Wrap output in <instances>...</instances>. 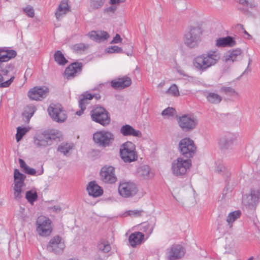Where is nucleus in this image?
I'll list each match as a JSON object with an SVG mask.
<instances>
[{
    "label": "nucleus",
    "mask_w": 260,
    "mask_h": 260,
    "mask_svg": "<svg viewBox=\"0 0 260 260\" xmlns=\"http://www.w3.org/2000/svg\"><path fill=\"white\" fill-rule=\"evenodd\" d=\"M220 91L222 93L230 96H238L239 95V93L231 87L222 86L221 87Z\"/></svg>",
    "instance_id": "obj_37"
},
{
    "label": "nucleus",
    "mask_w": 260,
    "mask_h": 260,
    "mask_svg": "<svg viewBox=\"0 0 260 260\" xmlns=\"http://www.w3.org/2000/svg\"><path fill=\"white\" fill-rule=\"evenodd\" d=\"M236 44L235 41L231 37L220 38L216 40V46L218 47H232Z\"/></svg>",
    "instance_id": "obj_29"
},
{
    "label": "nucleus",
    "mask_w": 260,
    "mask_h": 260,
    "mask_svg": "<svg viewBox=\"0 0 260 260\" xmlns=\"http://www.w3.org/2000/svg\"><path fill=\"white\" fill-rule=\"evenodd\" d=\"M50 210L56 213H59L61 211V208L59 206H54L49 208Z\"/></svg>",
    "instance_id": "obj_57"
},
{
    "label": "nucleus",
    "mask_w": 260,
    "mask_h": 260,
    "mask_svg": "<svg viewBox=\"0 0 260 260\" xmlns=\"http://www.w3.org/2000/svg\"><path fill=\"white\" fill-rule=\"evenodd\" d=\"M17 55L16 52L14 50H10L8 48H0V61H7L11 58H14Z\"/></svg>",
    "instance_id": "obj_25"
},
{
    "label": "nucleus",
    "mask_w": 260,
    "mask_h": 260,
    "mask_svg": "<svg viewBox=\"0 0 260 260\" xmlns=\"http://www.w3.org/2000/svg\"><path fill=\"white\" fill-rule=\"evenodd\" d=\"M253 257H250L248 260H252Z\"/></svg>",
    "instance_id": "obj_63"
},
{
    "label": "nucleus",
    "mask_w": 260,
    "mask_h": 260,
    "mask_svg": "<svg viewBox=\"0 0 260 260\" xmlns=\"http://www.w3.org/2000/svg\"><path fill=\"white\" fill-rule=\"evenodd\" d=\"M154 225L145 222L142 224L140 230L149 236L153 230Z\"/></svg>",
    "instance_id": "obj_40"
},
{
    "label": "nucleus",
    "mask_w": 260,
    "mask_h": 260,
    "mask_svg": "<svg viewBox=\"0 0 260 260\" xmlns=\"http://www.w3.org/2000/svg\"><path fill=\"white\" fill-rule=\"evenodd\" d=\"M185 253V250L180 245H173L167 253V257L169 260L178 259L182 257Z\"/></svg>",
    "instance_id": "obj_18"
},
{
    "label": "nucleus",
    "mask_w": 260,
    "mask_h": 260,
    "mask_svg": "<svg viewBox=\"0 0 260 260\" xmlns=\"http://www.w3.org/2000/svg\"><path fill=\"white\" fill-rule=\"evenodd\" d=\"M125 1H121V0H110V4L112 5L119 4L120 3H123Z\"/></svg>",
    "instance_id": "obj_58"
},
{
    "label": "nucleus",
    "mask_w": 260,
    "mask_h": 260,
    "mask_svg": "<svg viewBox=\"0 0 260 260\" xmlns=\"http://www.w3.org/2000/svg\"><path fill=\"white\" fill-rule=\"evenodd\" d=\"M257 182V184L260 186V173H255L253 177V183H256Z\"/></svg>",
    "instance_id": "obj_55"
},
{
    "label": "nucleus",
    "mask_w": 260,
    "mask_h": 260,
    "mask_svg": "<svg viewBox=\"0 0 260 260\" xmlns=\"http://www.w3.org/2000/svg\"><path fill=\"white\" fill-rule=\"evenodd\" d=\"M216 171L218 173L222 174L224 178L228 177L230 175V173L222 165H219L217 167Z\"/></svg>",
    "instance_id": "obj_46"
},
{
    "label": "nucleus",
    "mask_w": 260,
    "mask_h": 260,
    "mask_svg": "<svg viewBox=\"0 0 260 260\" xmlns=\"http://www.w3.org/2000/svg\"><path fill=\"white\" fill-rule=\"evenodd\" d=\"M136 185L132 182H120L118 186L119 194L125 198L134 196L137 192Z\"/></svg>",
    "instance_id": "obj_13"
},
{
    "label": "nucleus",
    "mask_w": 260,
    "mask_h": 260,
    "mask_svg": "<svg viewBox=\"0 0 260 260\" xmlns=\"http://www.w3.org/2000/svg\"><path fill=\"white\" fill-rule=\"evenodd\" d=\"M25 198L28 202L32 205L34 202L37 200L38 198V194L36 191L31 190L27 191L26 192Z\"/></svg>",
    "instance_id": "obj_39"
},
{
    "label": "nucleus",
    "mask_w": 260,
    "mask_h": 260,
    "mask_svg": "<svg viewBox=\"0 0 260 260\" xmlns=\"http://www.w3.org/2000/svg\"><path fill=\"white\" fill-rule=\"evenodd\" d=\"M205 96L209 103L215 105L219 104L222 99L218 94L211 91L207 92Z\"/></svg>",
    "instance_id": "obj_30"
},
{
    "label": "nucleus",
    "mask_w": 260,
    "mask_h": 260,
    "mask_svg": "<svg viewBox=\"0 0 260 260\" xmlns=\"http://www.w3.org/2000/svg\"><path fill=\"white\" fill-rule=\"evenodd\" d=\"M23 11L29 17H34L35 11L32 6L28 5L23 8Z\"/></svg>",
    "instance_id": "obj_49"
},
{
    "label": "nucleus",
    "mask_w": 260,
    "mask_h": 260,
    "mask_svg": "<svg viewBox=\"0 0 260 260\" xmlns=\"http://www.w3.org/2000/svg\"><path fill=\"white\" fill-rule=\"evenodd\" d=\"M242 57V51L240 49H236L228 51L224 55V60L226 62H233Z\"/></svg>",
    "instance_id": "obj_24"
},
{
    "label": "nucleus",
    "mask_w": 260,
    "mask_h": 260,
    "mask_svg": "<svg viewBox=\"0 0 260 260\" xmlns=\"http://www.w3.org/2000/svg\"><path fill=\"white\" fill-rule=\"evenodd\" d=\"M131 84V78L126 76L118 78L116 80H113L111 82V86L115 89H123L129 86Z\"/></svg>",
    "instance_id": "obj_22"
},
{
    "label": "nucleus",
    "mask_w": 260,
    "mask_h": 260,
    "mask_svg": "<svg viewBox=\"0 0 260 260\" xmlns=\"http://www.w3.org/2000/svg\"><path fill=\"white\" fill-rule=\"evenodd\" d=\"M238 135L236 133H226L221 136L218 140V144L222 150L232 149L238 140Z\"/></svg>",
    "instance_id": "obj_11"
},
{
    "label": "nucleus",
    "mask_w": 260,
    "mask_h": 260,
    "mask_svg": "<svg viewBox=\"0 0 260 260\" xmlns=\"http://www.w3.org/2000/svg\"><path fill=\"white\" fill-rule=\"evenodd\" d=\"M116 9H117V7L116 6H110V7L107 8L106 9H105L104 10V12L105 13L111 12V13H113L116 11Z\"/></svg>",
    "instance_id": "obj_56"
},
{
    "label": "nucleus",
    "mask_w": 260,
    "mask_h": 260,
    "mask_svg": "<svg viewBox=\"0 0 260 260\" xmlns=\"http://www.w3.org/2000/svg\"><path fill=\"white\" fill-rule=\"evenodd\" d=\"M87 190L90 196L98 197L102 195L103 190L95 181L90 182L87 186Z\"/></svg>",
    "instance_id": "obj_23"
},
{
    "label": "nucleus",
    "mask_w": 260,
    "mask_h": 260,
    "mask_svg": "<svg viewBox=\"0 0 260 260\" xmlns=\"http://www.w3.org/2000/svg\"><path fill=\"white\" fill-rule=\"evenodd\" d=\"M93 97L94 95L87 92H84L80 96L79 106L81 109L76 112V114L77 115L80 116L83 114L84 110L86 109V105L89 104L88 101L92 100Z\"/></svg>",
    "instance_id": "obj_20"
},
{
    "label": "nucleus",
    "mask_w": 260,
    "mask_h": 260,
    "mask_svg": "<svg viewBox=\"0 0 260 260\" xmlns=\"http://www.w3.org/2000/svg\"><path fill=\"white\" fill-rule=\"evenodd\" d=\"M221 58L220 52L216 50H209L195 57L192 65L196 70L203 72L216 65Z\"/></svg>",
    "instance_id": "obj_1"
},
{
    "label": "nucleus",
    "mask_w": 260,
    "mask_h": 260,
    "mask_svg": "<svg viewBox=\"0 0 260 260\" xmlns=\"http://www.w3.org/2000/svg\"><path fill=\"white\" fill-rule=\"evenodd\" d=\"M251 61V59H249V62H248V67H247V68L246 70L244 72V73H245L246 72V71L247 70L248 68V67H249V64H250V63Z\"/></svg>",
    "instance_id": "obj_60"
},
{
    "label": "nucleus",
    "mask_w": 260,
    "mask_h": 260,
    "mask_svg": "<svg viewBox=\"0 0 260 260\" xmlns=\"http://www.w3.org/2000/svg\"><path fill=\"white\" fill-rule=\"evenodd\" d=\"M181 154L186 157H191L194 155L196 147L194 142L188 138L182 139L179 144Z\"/></svg>",
    "instance_id": "obj_12"
},
{
    "label": "nucleus",
    "mask_w": 260,
    "mask_h": 260,
    "mask_svg": "<svg viewBox=\"0 0 260 260\" xmlns=\"http://www.w3.org/2000/svg\"><path fill=\"white\" fill-rule=\"evenodd\" d=\"M28 131V129L26 127H18L17 128V134L16 135V139L17 142L21 140L23 136Z\"/></svg>",
    "instance_id": "obj_44"
},
{
    "label": "nucleus",
    "mask_w": 260,
    "mask_h": 260,
    "mask_svg": "<svg viewBox=\"0 0 260 260\" xmlns=\"http://www.w3.org/2000/svg\"><path fill=\"white\" fill-rule=\"evenodd\" d=\"M82 63L74 62L71 63L64 71V76L68 79H71L81 72Z\"/></svg>",
    "instance_id": "obj_19"
},
{
    "label": "nucleus",
    "mask_w": 260,
    "mask_h": 260,
    "mask_svg": "<svg viewBox=\"0 0 260 260\" xmlns=\"http://www.w3.org/2000/svg\"><path fill=\"white\" fill-rule=\"evenodd\" d=\"M43 173V170L42 169L38 174V175H40L41 174H42Z\"/></svg>",
    "instance_id": "obj_61"
},
{
    "label": "nucleus",
    "mask_w": 260,
    "mask_h": 260,
    "mask_svg": "<svg viewBox=\"0 0 260 260\" xmlns=\"http://www.w3.org/2000/svg\"><path fill=\"white\" fill-rule=\"evenodd\" d=\"M241 214V213L239 210L235 211L229 214L226 221L230 228H232L233 223L240 217Z\"/></svg>",
    "instance_id": "obj_32"
},
{
    "label": "nucleus",
    "mask_w": 260,
    "mask_h": 260,
    "mask_svg": "<svg viewBox=\"0 0 260 260\" xmlns=\"http://www.w3.org/2000/svg\"><path fill=\"white\" fill-rule=\"evenodd\" d=\"M144 240V235L140 232H136L131 234L128 238V241L132 247H136L141 244Z\"/></svg>",
    "instance_id": "obj_27"
},
{
    "label": "nucleus",
    "mask_w": 260,
    "mask_h": 260,
    "mask_svg": "<svg viewBox=\"0 0 260 260\" xmlns=\"http://www.w3.org/2000/svg\"><path fill=\"white\" fill-rule=\"evenodd\" d=\"M231 188L228 185H226L223 190L221 200H224L227 197H229L228 194L231 192Z\"/></svg>",
    "instance_id": "obj_52"
},
{
    "label": "nucleus",
    "mask_w": 260,
    "mask_h": 260,
    "mask_svg": "<svg viewBox=\"0 0 260 260\" xmlns=\"http://www.w3.org/2000/svg\"><path fill=\"white\" fill-rule=\"evenodd\" d=\"M88 45L83 43H79L75 44L72 46V49L75 52L81 53L88 48Z\"/></svg>",
    "instance_id": "obj_42"
},
{
    "label": "nucleus",
    "mask_w": 260,
    "mask_h": 260,
    "mask_svg": "<svg viewBox=\"0 0 260 260\" xmlns=\"http://www.w3.org/2000/svg\"><path fill=\"white\" fill-rule=\"evenodd\" d=\"M175 112V110L174 108L168 107L162 111L161 115L168 117L172 116L174 115Z\"/></svg>",
    "instance_id": "obj_50"
},
{
    "label": "nucleus",
    "mask_w": 260,
    "mask_h": 260,
    "mask_svg": "<svg viewBox=\"0 0 260 260\" xmlns=\"http://www.w3.org/2000/svg\"><path fill=\"white\" fill-rule=\"evenodd\" d=\"M21 210L22 211H24V208H21Z\"/></svg>",
    "instance_id": "obj_64"
},
{
    "label": "nucleus",
    "mask_w": 260,
    "mask_h": 260,
    "mask_svg": "<svg viewBox=\"0 0 260 260\" xmlns=\"http://www.w3.org/2000/svg\"><path fill=\"white\" fill-rule=\"evenodd\" d=\"M244 33H245V34H247L248 36H250V35H249L247 32V31H246V30H245V31H244Z\"/></svg>",
    "instance_id": "obj_62"
},
{
    "label": "nucleus",
    "mask_w": 260,
    "mask_h": 260,
    "mask_svg": "<svg viewBox=\"0 0 260 260\" xmlns=\"http://www.w3.org/2000/svg\"><path fill=\"white\" fill-rule=\"evenodd\" d=\"M69 11V7L67 0H62L60 3L55 13L56 19L59 20L64 15Z\"/></svg>",
    "instance_id": "obj_28"
},
{
    "label": "nucleus",
    "mask_w": 260,
    "mask_h": 260,
    "mask_svg": "<svg viewBox=\"0 0 260 260\" xmlns=\"http://www.w3.org/2000/svg\"><path fill=\"white\" fill-rule=\"evenodd\" d=\"M203 30L199 25L191 26L184 36V44L190 48L198 47L202 41Z\"/></svg>",
    "instance_id": "obj_2"
},
{
    "label": "nucleus",
    "mask_w": 260,
    "mask_h": 260,
    "mask_svg": "<svg viewBox=\"0 0 260 260\" xmlns=\"http://www.w3.org/2000/svg\"><path fill=\"white\" fill-rule=\"evenodd\" d=\"M191 166L190 159H184L181 157H178L172 163V172L175 176H182L189 171Z\"/></svg>",
    "instance_id": "obj_4"
},
{
    "label": "nucleus",
    "mask_w": 260,
    "mask_h": 260,
    "mask_svg": "<svg viewBox=\"0 0 260 260\" xmlns=\"http://www.w3.org/2000/svg\"><path fill=\"white\" fill-rule=\"evenodd\" d=\"M54 57L55 61L59 65H64L68 62L63 54L59 50L54 53Z\"/></svg>",
    "instance_id": "obj_35"
},
{
    "label": "nucleus",
    "mask_w": 260,
    "mask_h": 260,
    "mask_svg": "<svg viewBox=\"0 0 260 260\" xmlns=\"http://www.w3.org/2000/svg\"><path fill=\"white\" fill-rule=\"evenodd\" d=\"M94 142L100 146H109L114 139V135L108 131H101L93 134Z\"/></svg>",
    "instance_id": "obj_9"
},
{
    "label": "nucleus",
    "mask_w": 260,
    "mask_h": 260,
    "mask_svg": "<svg viewBox=\"0 0 260 260\" xmlns=\"http://www.w3.org/2000/svg\"><path fill=\"white\" fill-rule=\"evenodd\" d=\"M120 154L125 162L134 161L138 158L135 145L129 141H127L121 145Z\"/></svg>",
    "instance_id": "obj_5"
},
{
    "label": "nucleus",
    "mask_w": 260,
    "mask_h": 260,
    "mask_svg": "<svg viewBox=\"0 0 260 260\" xmlns=\"http://www.w3.org/2000/svg\"><path fill=\"white\" fill-rule=\"evenodd\" d=\"M73 148V145L70 144H61L58 147V151L63 153V154H67L70 150Z\"/></svg>",
    "instance_id": "obj_41"
},
{
    "label": "nucleus",
    "mask_w": 260,
    "mask_h": 260,
    "mask_svg": "<svg viewBox=\"0 0 260 260\" xmlns=\"http://www.w3.org/2000/svg\"><path fill=\"white\" fill-rule=\"evenodd\" d=\"M166 93L168 95H171L174 96H178L179 95V91L178 87L175 84L172 85L166 91Z\"/></svg>",
    "instance_id": "obj_43"
},
{
    "label": "nucleus",
    "mask_w": 260,
    "mask_h": 260,
    "mask_svg": "<svg viewBox=\"0 0 260 260\" xmlns=\"http://www.w3.org/2000/svg\"><path fill=\"white\" fill-rule=\"evenodd\" d=\"M122 39L119 34H116L113 39L111 42V44H116L121 42Z\"/></svg>",
    "instance_id": "obj_54"
},
{
    "label": "nucleus",
    "mask_w": 260,
    "mask_h": 260,
    "mask_svg": "<svg viewBox=\"0 0 260 260\" xmlns=\"http://www.w3.org/2000/svg\"><path fill=\"white\" fill-rule=\"evenodd\" d=\"M105 3V0H90L89 11L100 9Z\"/></svg>",
    "instance_id": "obj_34"
},
{
    "label": "nucleus",
    "mask_w": 260,
    "mask_h": 260,
    "mask_svg": "<svg viewBox=\"0 0 260 260\" xmlns=\"http://www.w3.org/2000/svg\"><path fill=\"white\" fill-rule=\"evenodd\" d=\"M138 172L139 176L147 177L150 173L149 167L146 165L142 166L139 168Z\"/></svg>",
    "instance_id": "obj_45"
},
{
    "label": "nucleus",
    "mask_w": 260,
    "mask_h": 260,
    "mask_svg": "<svg viewBox=\"0 0 260 260\" xmlns=\"http://www.w3.org/2000/svg\"><path fill=\"white\" fill-rule=\"evenodd\" d=\"M47 111L53 121L56 122H63L67 118L66 111L63 109L62 107L60 104H50Z\"/></svg>",
    "instance_id": "obj_8"
},
{
    "label": "nucleus",
    "mask_w": 260,
    "mask_h": 260,
    "mask_svg": "<svg viewBox=\"0 0 260 260\" xmlns=\"http://www.w3.org/2000/svg\"><path fill=\"white\" fill-rule=\"evenodd\" d=\"M98 248L99 250L107 253L110 251L111 246L108 241H101L98 245Z\"/></svg>",
    "instance_id": "obj_38"
},
{
    "label": "nucleus",
    "mask_w": 260,
    "mask_h": 260,
    "mask_svg": "<svg viewBox=\"0 0 260 260\" xmlns=\"http://www.w3.org/2000/svg\"><path fill=\"white\" fill-rule=\"evenodd\" d=\"M51 224V221L48 218L44 216L38 217L36 221L38 234L44 237L49 236L52 232Z\"/></svg>",
    "instance_id": "obj_10"
},
{
    "label": "nucleus",
    "mask_w": 260,
    "mask_h": 260,
    "mask_svg": "<svg viewBox=\"0 0 260 260\" xmlns=\"http://www.w3.org/2000/svg\"><path fill=\"white\" fill-rule=\"evenodd\" d=\"M48 88L45 86L35 87L28 92V96L32 100L39 101L47 96Z\"/></svg>",
    "instance_id": "obj_17"
},
{
    "label": "nucleus",
    "mask_w": 260,
    "mask_h": 260,
    "mask_svg": "<svg viewBox=\"0 0 260 260\" xmlns=\"http://www.w3.org/2000/svg\"><path fill=\"white\" fill-rule=\"evenodd\" d=\"M19 162L20 164V167L23 169V171L29 175H34L36 173V171L35 169L29 167L27 166L25 162L22 159H19Z\"/></svg>",
    "instance_id": "obj_33"
},
{
    "label": "nucleus",
    "mask_w": 260,
    "mask_h": 260,
    "mask_svg": "<svg viewBox=\"0 0 260 260\" xmlns=\"http://www.w3.org/2000/svg\"><path fill=\"white\" fill-rule=\"evenodd\" d=\"M101 180L105 183H115L117 178L115 174V168L111 166H105L102 168L100 171Z\"/></svg>",
    "instance_id": "obj_14"
},
{
    "label": "nucleus",
    "mask_w": 260,
    "mask_h": 260,
    "mask_svg": "<svg viewBox=\"0 0 260 260\" xmlns=\"http://www.w3.org/2000/svg\"><path fill=\"white\" fill-rule=\"evenodd\" d=\"M65 248L63 240L59 236L52 238L47 246V250L55 254L62 253Z\"/></svg>",
    "instance_id": "obj_15"
},
{
    "label": "nucleus",
    "mask_w": 260,
    "mask_h": 260,
    "mask_svg": "<svg viewBox=\"0 0 260 260\" xmlns=\"http://www.w3.org/2000/svg\"><path fill=\"white\" fill-rule=\"evenodd\" d=\"M179 126L184 131L189 132L194 129L198 124V119L192 114H183L177 117Z\"/></svg>",
    "instance_id": "obj_6"
},
{
    "label": "nucleus",
    "mask_w": 260,
    "mask_h": 260,
    "mask_svg": "<svg viewBox=\"0 0 260 260\" xmlns=\"http://www.w3.org/2000/svg\"><path fill=\"white\" fill-rule=\"evenodd\" d=\"M24 186L14 185L13 187V196L15 200H19L22 197Z\"/></svg>",
    "instance_id": "obj_36"
},
{
    "label": "nucleus",
    "mask_w": 260,
    "mask_h": 260,
    "mask_svg": "<svg viewBox=\"0 0 260 260\" xmlns=\"http://www.w3.org/2000/svg\"><path fill=\"white\" fill-rule=\"evenodd\" d=\"M120 132L124 136H131L140 137L142 136L140 131L134 129L132 126L128 124H125L121 126Z\"/></svg>",
    "instance_id": "obj_26"
},
{
    "label": "nucleus",
    "mask_w": 260,
    "mask_h": 260,
    "mask_svg": "<svg viewBox=\"0 0 260 260\" xmlns=\"http://www.w3.org/2000/svg\"><path fill=\"white\" fill-rule=\"evenodd\" d=\"M236 1L239 3L240 4L247 7L253 8L255 7V5L253 3L249 2L247 0H236Z\"/></svg>",
    "instance_id": "obj_53"
},
{
    "label": "nucleus",
    "mask_w": 260,
    "mask_h": 260,
    "mask_svg": "<svg viewBox=\"0 0 260 260\" xmlns=\"http://www.w3.org/2000/svg\"><path fill=\"white\" fill-rule=\"evenodd\" d=\"M144 213L143 210H129L127 212V215L133 217H138L142 216Z\"/></svg>",
    "instance_id": "obj_47"
},
{
    "label": "nucleus",
    "mask_w": 260,
    "mask_h": 260,
    "mask_svg": "<svg viewBox=\"0 0 260 260\" xmlns=\"http://www.w3.org/2000/svg\"><path fill=\"white\" fill-rule=\"evenodd\" d=\"M14 79V77H12L10 79L4 81V79L2 75L0 74V87H9L12 83Z\"/></svg>",
    "instance_id": "obj_48"
},
{
    "label": "nucleus",
    "mask_w": 260,
    "mask_h": 260,
    "mask_svg": "<svg viewBox=\"0 0 260 260\" xmlns=\"http://www.w3.org/2000/svg\"><path fill=\"white\" fill-rule=\"evenodd\" d=\"M107 52L109 53H121L122 52V49L117 46H113L107 48Z\"/></svg>",
    "instance_id": "obj_51"
},
{
    "label": "nucleus",
    "mask_w": 260,
    "mask_h": 260,
    "mask_svg": "<svg viewBox=\"0 0 260 260\" xmlns=\"http://www.w3.org/2000/svg\"><path fill=\"white\" fill-rule=\"evenodd\" d=\"M165 81L161 82L158 85V87H162L165 85Z\"/></svg>",
    "instance_id": "obj_59"
},
{
    "label": "nucleus",
    "mask_w": 260,
    "mask_h": 260,
    "mask_svg": "<svg viewBox=\"0 0 260 260\" xmlns=\"http://www.w3.org/2000/svg\"><path fill=\"white\" fill-rule=\"evenodd\" d=\"M25 175L21 173L18 169H15L14 172V185L24 186Z\"/></svg>",
    "instance_id": "obj_31"
},
{
    "label": "nucleus",
    "mask_w": 260,
    "mask_h": 260,
    "mask_svg": "<svg viewBox=\"0 0 260 260\" xmlns=\"http://www.w3.org/2000/svg\"><path fill=\"white\" fill-rule=\"evenodd\" d=\"M60 132L55 130L49 133H43L36 135L34 138V143L38 148L45 147L51 145L53 141H60L61 138Z\"/></svg>",
    "instance_id": "obj_3"
},
{
    "label": "nucleus",
    "mask_w": 260,
    "mask_h": 260,
    "mask_svg": "<svg viewBox=\"0 0 260 260\" xmlns=\"http://www.w3.org/2000/svg\"><path fill=\"white\" fill-rule=\"evenodd\" d=\"M87 36L90 39L97 42H103L109 37L108 33L104 30H92Z\"/></svg>",
    "instance_id": "obj_21"
},
{
    "label": "nucleus",
    "mask_w": 260,
    "mask_h": 260,
    "mask_svg": "<svg viewBox=\"0 0 260 260\" xmlns=\"http://www.w3.org/2000/svg\"><path fill=\"white\" fill-rule=\"evenodd\" d=\"M90 115L92 120L103 126L107 125L110 122L109 112L102 107H96L92 109L90 112Z\"/></svg>",
    "instance_id": "obj_7"
},
{
    "label": "nucleus",
    "mask_w": 260,
    "mask_h": 260,
    "mask_svg": "<svg viewBox=\"0 0 260 260\" xmlns=\"http://www.w3.org/2000/svg\"><path fill=\"white\" fill-rule=\"evenodd\" d=\"M259 191L251 189L249 194H245L242 198L243 205L249 208H254L258 202Z\"/></svg>",
    "instance_id": "obj_16"
}]
</instances>
